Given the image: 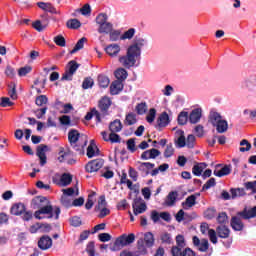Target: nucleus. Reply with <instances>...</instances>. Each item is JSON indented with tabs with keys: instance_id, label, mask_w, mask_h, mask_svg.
Segmentation results:
<instances>
[{
	"instance_id": "nucleus-1",
	"label": "nucleus",
	"mask_w": 256,
	"mask_h": 256,
	"mask_svg": "<svg viewBox=\"0 0 256 256\" xmlns=\"http://www.w3.org/2000/svg\"><path fill=\"white\" fill-rule=\"evenodd\" d=\"M145 46V39L136 38L134 43L127 49V53L124 56L119 57V63L125 69H131L135 67V64L141 59V49Z\"/></svg>"
},
{
	"instance_id": "nucleus-2",
	"label": "nucleus",
	"mask_w": 256,
	"mask_h": 256,
	"mask_svg": "<svg viewBox=\"0 0 256 256\" xmlns=\"http://www.w3.org/2000/svg\"><path fill=\"white\" fill-rule=\"evenodd\" d=\"M68 139L71 147L78 153H83V149L87 147V136H81L77 130H71L68 133Z\"/></svg>"
},
{
	"instance_id": "nucleus-3",
	"label": "nucleus",
	"mask_w": 256,
	"mask_h": 256,
	"mask_svg": "<svg viewBox=\"0 0 256 256\" xmlns=\"http://www.w3.org/2000/svg\"><path fill=\"white\" fill-rule=\"evenodd\" d=\"M59 215H61V209L59 207H56L55 209H53V206L50 205L49 203L42 206L41 208H39V210H37L34 213L35 219H39V220L53 219V217H55V219H59Z\"/></svg>"
},
{
	"instance_id": "nucleus-4",
	"label": "nucleus",
	"mask_w": 256,
	"mask_h": 256,
	"mask_svg": "<svg viewBox=\"0 0 256 256\" xmlns=\"http://www.w3.org/2000/svg\"><path fill=\"white\" fill-rule=\"evenodd\" d=\"M131 243H135V234H123L115 240L111 251H120V249L127 247V245H131Z\"/></svg>"
},
{
	"instance_id": "nucleus-5",
	"label": "nucleus",
	"mask_w": 256,
	"mask_h": 256,
	"mask_svg": "<svg viewBox=\"0 0 256 256\" xmlns=\"http://www.w3.org/2000/svg\"><path fill=\"white\" fill-rule=\"evenodd\" d=\"M138 249L142 253H147V249L145 247H153L155 245V237L153 233L147 232L144 234V239L140 238L137 242Z\"/></svg>"
},
{
	"instance_id": "nucleus-6",
	"label": "nucleus",
	"mask_w": 256,
	"mask_h": 256,
	"mask_svg": "<svg viewBox=\"0 0 256 256\" xmlns=\"http://www.w3.org/2000/svg\"><path fill=\"white\" fill-rule=\"evenodd\" d=\"M79 69V65L75 61H70L68 63V69L62 75L61 81H73V75Z\"/></svg>"
},
{
	"instance_id": "nucleus-7",
	"label": "nucleus",
	"mask_w": 256,
	"mask_h": 256,
	"mask_svg": "<svg viewBox=\"0 0 256 256\" xmlns=\"http://www.w3.org/2000/svg\"><path fill=\"white\" fill-rule=\"evenodd\" d=\"M193 245L198 249V251H201V253H206V251L209 250V240L202 239L200 240L199 237L194 236L192 238Z\"/></svg>"
},
{
	"instance_id": "nucleus-8",
	"label": "nucleus",
	"mask_w": 256,
	"mask_h": 256,
	"mask_svg": "<svg viewBox=\"0 0 256 256\" xmlns=\"http://www.w3.org/2000/svg\"><path fill=\"white\" fill-rule=\"evenodd\" d=\"M134 215H141L147 211V204L143 200L136 199L132 204Z\"/></svg>"
},
{
	"instance_id": "nucleus-9",
	"label": "nucleus",
	"mask_w": 256,
	"mask_h": 256,
	"mask_svg": "<svg viewBox=\"0 0 256 256\" xmlns=\"http://www.w3.org/2000/svg\"><path fill=\"white\" fill-rule=\"evenodd\" d=\"M101 167H103V159L92 160L86 165V171L88 173H95L99 171Z\"/></svg>"
},
{
	"instance_id": "nucleus-10",
	"label": "nucleus",
	"mask_w": 256,
	"mask_h": 256,
	"mask_svg": "<svg viewBox=\"0 0 256 256\" xmlns=\"http://www.w3.org/2000/svg\"><path fill=\"white\" fill-rule=\"evenodd\" d=\"M47 145L41 144L37 147V152L36 155L37 157H39L40 159V165L43 167V165H45L47 163V155L45 153H47Z\"/></svg>"
},
{
	"instance_id": "nucleus-11",
	"label": "nucleus",
	"mask_w": 256,
	"mask_h": 256,
	"mask_svg": "<svg viewBox=\"0 0 256 256\" xmlns=\"http://www.w3.org/2000/svg\"><path fill=\"white\" fill-rule=\"evenodd\" d=\"M38 247L39 249H42V251L51 249V247H53V239H51L49 236H42L38 241Z\"/></svg>"
},
{
	"instance_id": "nucleus-12",
	"label": "nucleus",
	"mask_w": 256,
	"mask_h": 256,
	"mask_svg": "<svg viewBox=\"0 0 256 256\" xmlns=\"http://www.w3.org/2000/svg\"><path fill=\"white\" fill-rule=\"evenodd\" d=\"M161 155V151L158 149L152 148L150 150H146L141 154V159L144 161H148V159H157Z\"/></svg>"
},
{
	"instance_id": "nucleus-13",
	"label": "nucleus",
	"mask_w": 256,
	"mask_h": 256,
	"mask_svg": "<svg viewBox=\"0 0 256 256\" xmlns=\"http://www.w3.org/2000/svg\"><path fill=\"white\" fill-rule=\"evenodd\" d=\"M47 203H49V201L47 200L46 197L36 196L32 199L31 205L33 209H40L44 207V205H47Z\"/></svg>"
},
{
	"instance_id": "nucleus-14",
	"label": "nucleus",
	"mask_w": 256,
	"mask_h": 256,
	"mask_svg": "<svg viewBox=\"0 0 256 256\" xmlns=\"http://www.w3.org/2000/svg\"><path fill=\"white\" fill-rule=\"evenodd\" d=\"M221 164L216 165V168L214 170V175L216 177H225V175H229L231 173V166L225 165L221 169Z\"/></svg>"
},
{
	"instance_id": "nucleus-15",
	"label": "nucleus",
	"mask_w": 256,
	"mask_h": 256,
	"mask_svg": "<svg viewBox=\"0 0 256 256\" xmlns=\"http://www.w3.org/2000/svg\"><path fill=\"white\" fill-rule=\"evenodd\" d=\"M105 51L110 57H117L121 51V46L119 44H110L105 48Z\"/></svg>"
},
{
	"instance_id": "nucleus-16",
	"label": "nucleus",
	"mask_w": 256,
	"mask_h": 256,
	"mask_svg": "<svg viewBox=\"0 0 256 256\" xmlns=\"http://www.w3.org/2000/svg\"><path fill=\"white\" fill-rule=\"evenodd\" d=\"M238 215L242 217V219H253L256 217V206L251 209L245 208L242 212H239Z\"/></svg>"
},
{
	"instance_id": "nucleus-17",
	"label": "nucleus",
	"mask_w": 256,
	"mask_h": 256,
	"mask_svg": "<svg viewBox=\"0 0 256 256\" xmlns=\"http://www.w3.org/2000/svg\"><path fill=\"white\" fill-rule=\"evenodd\" d=\"M27 208L25 207V204L23 203H17V204H14L11 209H10V213L11 215H16V216H19V215H23V213H25V210Z\"/></svg>"
},
{
	"instance_id": "nucleus-18",
	"label": "nucleus",
	"mask_w": 256,
	"mask_h": 256,
	"mask_svg": "<svg viewBox=\"0 0 256 256\" xmlns=\"http://www.w3.org/2000/svg\"><path fill=\"white\" fill-rule=\"evenodd\" d=\"M98 107L102 111V113L107 112L111 107V98L107 96L102 97L99 101Z\"/></svg>"
},
{
	"instance_id": "nucleus-19",
	"label": "nucleus",
	"mask_w": 256,
	"mask_h": 256,
	"mask_svg": "<svg viewBox=\"0 0 256 256\" xmlns=\"http://www.w3.org/2000/svg\"><path fill=\"white\" fill-rule=\"evenodd\" d=\"M216 233L220 239H229V235H231V230L227 228L225 225L218 226L216 228Z\"/></svg>"
},
{
	"instance_id": "nucleus-20",
	"label": "nucleus",
	"mask_w": 256,
	"mask_h": 256,
	"mask_svg": "<svg viewBox=\"0 0 256 256\" xmlns=\"http://www.w3.org/2000/svg\"><path fill=\"white\" fill-rule=\"evenodd\" d=\"M97 155H99V148H97V144H95V140H91L87 148V157L91 159Z\"/></svg>"
},
{
	"instance_id": "nucleus-21",
	"label": "nucleus",
	"mask_w": 256,
	"mask_h": 256,
	"mask_svg": "<svg viewBox=\"0 0 256 256\" xmlns=\"http://www.w3.org/2000/svg\"><path fill=\"white\" fill-rule=\"evenodd\" d=\"M197 203V197L195 195H190L186 198L184 202H182V207L186 211L191 209V207H194Z\"/></svg>"
},
{
	"instance_id": "nucleus-22",
	"label": "nucleus",
	"mask_w": 256,
	"mask_h": 256,
	"mask_svg": "<svg viewBox=\"0 0 256 256\" xmlns=\"http://www.w3.org/2000/svg\"><path fill=\"white\" fill-rule=\"evenodd\" d=\"M177 197H179V193L177 191L169 192L165 200V205H167V207H173L177 201Z\"/></svg>"
},
{
	"instance_id": "nucleus-23",
	"label": "nucleus",
	"mask_w": 256,
	"mask_h": 256,
	"mask_svg": "<svg viewBox=\"0 0 256 256\" xmlns=\"http://www.w3.org/2000/svg\"><path fill=\"white\" fill-rule=\"evenodd\" d=\"M122 129H123V124L119 119H116L109 124L110 133H119Z\"/></svg>"
},
{
	"instance_id": "nucleus-24",
	"label": "nucleus",
	"mask_w": 256,
	"mask_h": 256,
	"mask_svg": "<svg viewBox=\"0 0 256 256\" xmlns=\"http://www.w3.org/2000/svg\"><path fill=\"white\" fill-rule=\"evenodd\" d=\"M95 117L97 123H101V114L96 108H92L85 116L86 121H91Z\"/></svg>"
},
{
	"instance_id": "nucleus-25",
	"label": "nucleus",
	"mask_w": 256,
	"mask_h": 256,
	"mask_svg": "<svg viewBox=\"0 0 256 256\" xmlns=\"http://www.w3.org/2000/svg\"><path fill=\"white\" fill-rule=\"evenodd\" d=\"M231 227L234 231H243V222L241 221V218L237 216L232 217Z\"/></svg>"
},
{
	"instance_id": "nucleus-26",
	"label": "nucleus",
	"mask_w": 256,
	"mask_h": 256,
	"mask_svg": "<svg viewBox=\"0 0 256 256\" xmlns=\"http://www.w3.org/2000/svg\"><path fill=\"white\" fill-rule=\"evenodd\" d=\"M158 127H167L169 125V114L163 112L157 119Z\"/></svg>"
},
{
	"instance_id": "nucleus-27",
	"label": "nucleus",
	"mask_w": 256,
	"mask_h": 256,
	"mask_svg": "<svg viewBox=\"0 0 256 256\" xmlns=\"http://www.w3.org/2000/svg\"><path fill=\"white\" fill-rule=\"evenodd\" d=\"M222 120H223V117L221 116L220 113L215 112V111L210 112L209 121L213 125V127H215V125L220 123V121H222Z\"/></svg>"
},
{
	"instance_id": "nucleus-28",
	"label": "nucleus",
	"mask_w": 256,
	"mask_h": 256,
	"mask_svg": "<svg viewBox=\"0 0 256 256\" xmlns=\"http://www.w3.org/2000/svg\"><path fill=\"white\" fill-rule=\"evenodd\" d=\"M201 120V109L197 108L194 109L189 116V121L190 123H199V121Z\"/></svg>"
},
{
	"instance_id": "nucleus-29",
	"label": "nucleus",
	"mask_w": 256,
	"mask_h": 256,
	"mask_svg": "<svg viewBox=\"0 0 256 256\" xmlns=\"http://www.w3.org/2000/svg\"><path fill=\"white\" fill-rule=\"evenodd\" d=\"M207 169V164L206 163H198L193 166L192 168V173L193 175H196V177H200V175Z\"/></svg>"
},
{
	"instance_id": "nucleus-30",
	"label": "nucleus",
	"mask_w": 256,
	"mask_h": 256,
	"mask_svg": "<svg viewBox=\"0 0 256 256\" xmlns=\"http://www.w3.org/2000/svg\"><path fill=\"white\" fill-rule=\"evenodd\" d=\"M71 181H73V176L69 173H64L60 177V185L62 187H67V185H71Z\"/></svg>"
},
{
	"instance_id": "nucleus-31",
	"label": "nucleus",
	"mask_w": 256,
	"mask_h": 256,
	"mask_svg": "<svg viewBox=\"0 0 256 256\" xmlns=\"http://www.w3.org/2000/svg\"><path fill=\"white\" fill-rule=\"evenodd\" d=\"M37 6L39 9H42V11H48V13H55L57 11L51 3L38 2Z\"/></svg>"
},
{
	"instance_id": "nucleus-32",
	"label": "nucleus",
	"mask_w": 256,
	"mask_h": 256,
	"mask_svg": "<svg viewBox=\"0 0 256 256\" xmlns=\"http://www.w3.org/2000/svg\"><path fill=\"white\" fill-rule=\"evenodd\" d=\"M123 90V84L121 82H114L110 86L111 95H119V92Z\"/></svg>"
},
{
	"instance_id": "nucleus-33",
	"label": "nucleus",
	"mask_w": 256,
	"mask_h": 256,
	"mask_svg": "<svg viewBox=\"0 0 256 256\" xmlns=\"http://www.w3.org/2000/svg\"><path fill=\"white\" fill-rule=\"evenodd\" d=\"M214 127H216V131L219 133H225L229 129V124L226 120L222 119Z\"/></svg>"
},
{
	"instance_id": "nucleus-34",
	"label": "nucleus",
	"mask_w": 256,
	"mask_h": 256,
	"mask_svg": "<svg viewBox=\"0 0 256 256\" xmlns=\"http://www.w3.org/2000/svg\"><path fill=\"white\" fill-rule=\"evenodd\" d=\"M114 75L118 81H125L127 79V70L125 68H118L115 72Z\"/></svg>"
},
{
	"instance_id": "nucleus-35",
	"label": "nucleus",
	"mask_w": 256,
	"mask_h": 256,
	"mask_svg": "<svg viewBox=\"0 0 256 256\" xmlns=\"http://www.w3.org/2000/svg\"><path fill=\"white\" fill-rule=\"evenodd\" d=\"M85 43H87V38L82 37L80 40H78L75 47L71 50L70 53L73 55V53H77V51H81V49H83V47L85 46Z\"/></svg>"
},
{
	"instance_id": "nucleus-36",
	"label": "nucleus",
	"mask_w": 256,
	"mask_h": 256,
	"mask_svg": "<svg viewBox=\"0 0 256 256\" xmlns=\"http://www.w3.org/2000/svg\"><path fill=\"white\" fill-rule=\"evenodd\" d=\"M113 31V24L106 22L99 26L98 33H110Z\"/></svg>"
},
{
	"instance_id": "nucleus-37",
	"label": "nucleus",
	"mask_w": 256,
	"mask_h": 256,
	"mask_svg": "<svg viewBox=\"0 0 256 256\" xmlns=\"http://www.w3.org/2000/svg\"><path fill=\"white\" fill-rule=\"evenodd\" d=\"M109 83H110L109 77H107L103 74L98 76L99 87H103L105 89V88L109 87Z\"/></svg>"
},
{
	"instance_id": "nucleus-38",
	"label": "nucleus",
	"mask_w": 256,
	"mask_h": 256,
	"mask_svg": "<svg viewBox=\"0 0 256 256\" xmlns=\"http://www.w3.org/2000/svg\"><path fill=\"white\" fill-rule=\"evenodd\" d=\"M135 123H137V115L133 113H129L128 115H126L124 125L131 126V125H135Z\"/></svg>"
},
{
	"instance_id": "nucleus-39",
	"label": "nucleus",
	"mask_w": 256,
	"mask_h": 256,
	"mask_svg": "<svg viewBox=\"0 0 256 256\" xmlns=\"http://www.w3.org/2000/svg\"><path fill=\"white\" fill-rule=\"evenodd\" d=\"M230 191H231L232 199H235L237 197H243L244 195H246L244 188H236V189L232 188Z\"/></svg>"
},
{
	"instance_id": "nucleus-40",
	"label": "nucleus",
	"mask_w": 256,
	"mask_h": 256,
	"mask_svg": "<svg viewBox=\"0 0 256 256\" xmlns=\"http://www.w3.org/2000/svg\"><path fill=\"white\" fill-rule=\"evenodd\" d=\"M68 29H79L81 27V22L77 19H70L66 23Z\"/></svg>"
},
{
	"instance_id": "nucleus-41",
	"label": "nucleus",
	"mask_w": 256,
	"mask_h": 256,
	"mask_svg": "<svg viewBox=\"0 0 256 256\" xmlns=\"http://www.w3.org/2000/svg\"><path fill=\"white\" fill-rule=\"evenodd\" d=\"M240 146H241L239 148L240 153H245V151H250L251 150V143H249V141L246 140V139H243L240 142Z\"/></svg>"
},
{
	"instance_id": "nucleus-42",
	"label": "nucleus",
	"mask_w": 256,
	"mask_h": 256,
	"mask_svg": "<svg viewBox=\"0 0 256 256\" xmlns=\"http://www.w3.org/2000/svg\"><path fill=\"white\" fill-rule=\"evenodd\" d=\"M177 134L180 135L176 142L178 147H185V145H187V143L185 141L184 132L182 130H179V131H177Z\"/></svg>"
},
{
	"instance_id": "nucleus-43",
	"label": "nucleus",
	"mask_w": 256,
	"mask_h": 256,
	"mask_svg": "<svg viewBox=\"0 0 256 256\" xmlns=\"http://www.w3.org/2000/svg\"><path fill=\"white\" fill-rule=\"evenodd\" d=\"M72 202L73 200L71 199V196H67V195H62L61 197V204L63 205V207H72Z\"/></svg>"
},
{
	"instance_id": "nucleus-44",
	"label": "nucleus",
	"mask_w": 256,
	"mask_h": 256,
	"mask_svg": "<svg viewBox=\"0 0 256 256\" xmlns=\"http://www.w3.org/2000/svg\"><path fill=\"white\" fill-rule=\"evenodd\" d=\"M188 119H189V113L181 112L178 115V123H179V125H186Z\"/></svg>"
},
{
	"instance_id": "nucleus-45",
	"label": "nucleus",
	"mask_w": 256,
	"mask_h": 256,
	"mask_svg": "<svg viewBox=\"0 0 256 256\" xmlns=\"http://www.w3.org/2000/svg\"><path fill=\"white\" fill-rule=\"evenodd\" d=\"M174 153H175V149L173 148V144L166 145V149L164 151V157H166V159H169V157H173Z\"/></svg>"
},
{
	"instance_id": "nucleus-46",
	"label": "nucleus",
	"mask_w": 256,
	"mask_h": 256,
	"mask_svg": "<svg viewBox=\"0 0 256 256\" xmlns=\"http://www.w3.org/2000/svg\"><path fill=\"white\" fill-rule=\"evenodd\" d=\"M58 155V161L63 163V161H67V158L71 155V152H65V150L61 148Z\"/></svg>"
},
{
	"instance_id": "nucleus-47",
	"label": "nucleus",
	"mask_w": 256,
	"mask_h": 256,
	"mask_svg": "<svg viewBox=\"0 0 256 256\" xmlns=\"http://www.w3.org/2000/svg\"><path fill=\"white\" fill-rule=\"evenodd\" d=\"M160 239L162 243H166L167 245H171L173 239L171 238V234L164 232L161 234Z\"/></svg>"
},
{
	"instance_id": "nucleus-48",
	"label": "nucleus",
	"mask_w": 256,
	"mask_h": 256,
	"mask_svg": "<svg viewBox=\"0 0 256 256\" xmlns=\"http://www.w3.org/2000/svg\"><path fill=\"white\" fill-rule=\"evenodd\" d=\"M105 207H107V200H105V196H100L95 209L96 211H100V209H104Z\"/></svg>"
},
{
	"instance_id": "nucleus-49",
	"label": "nucleus",
	"mask_w": 256,
	"mask_h": 256,
	"mask_svg": "<svg viewBox=\"0 0 256 256\" xmlns=\"http://www.w3.org/2000/svg\"><path fill=\"white\" fill-rule=\"evenodd\" d=\"M93 85H95L93 78H91V77L85 78L82 83V88L83 89H91V87H93Z\"/></svg>"
},
{
	"instance_id": "nucleus-50",
	"label": "nucleus",
	"mask_w": 256,
	"mask_h": 256,
	"mask_svg": "<svg viewBox=\"0 0 256 256\" xmlns=\"http://www.w3.org/2000/svg\"><path fill=\"white\" fill-rule=\"evenodd\" d=\"M155 115H157V110H155V108L150 109L146 116V121L148 123H153L155 121Z\"/></svg>"
},
{
	"instance_id": "nucleus-51",
	"label": "nucleus",
	"mask_w": 256,
	"mask_h": 256,
	"mask_svg": "<svg viewBox=\"0 0 256 256\" xmlns=\"http://www.w3.org/2000/svg\"><path fill=\"white\" fill-rule=\"evenodd\" d=\"M136 111L138 115H145L147 113V104L146 103H140L136 106Z\"/></svg>"
},
{
	"instance_id": "nucleus-52",
	"label": "nucleus",
	"mask_w": 256,
	"mask_h": 256,
	"mask_svg": "<svg viewBox=\"0 0 256 256\" xmlns=\"http://www.w3.org/2000/svg\"><path fill=\"white\" fill-rule=\"evenodd\" d=\"M128 151L131 153H135L137 151V147L135 146V139L131 138L126 142Z\"/></svg>"
},
{
	"instance_id": "nucleus-53",
	"label": "nucleus",
	"mask_w": 256,
	"mask_h": 256,
	"mask_svg": "<svg viewBox=\"0 0 256 256\" xmlns=\"http://www.w3.org/2000/svg\"><path fill=\"white\" fill-rule=\"evenodd\" d=\"M109 141L111 143H121V136H119L117 132H111L109 134Z\"/></svg>"
},
{
	"instance_id": "nucleus-54",
	"label": "nucleus",
	"mask_w": 256,
	"mask_h": 256,
	"mask_svg": "<svg viewBox=\"0 0 256 256\" xmlns=\"http://www.w3.org/2000/svg\"><path fill=\"white\" fill-rule=\"evenodd\" d=\"M208 236L211 243H213V245H217V232L213 229H210L208 230Z\"/></svg>"
},
{
	"instance_id": "nucleus-55",
	"label": "nucleus",
	"mask_w": 256,
	"mask_h": 256,
	"mask_svg": "<svg viewBox=\"0 0 256 256\" xmlns=\"http://www.w3.org/2000/svg\"><path fill=\"white\" fill-rule=\"evenodd\" d=\"M244 187L245 189H247V191H252V193H256V180L244 183Z\"/></svg>"
},
{
	"instance_id": "nucleus-56",
	"label": "nucleus",
	"mask_w": 256,
	"mask_h": 256,
	"mask_svg": "<svg viewBox=\"0 0 256 256\" xmlns=\"http://www.w3.org/2000/svg\"><path fill=\"white\" fill-rule=\"evenodd\" d=\"M86 253L89 256H95V242H89L86 247Z\"/></svg>"
},
{
	"instance_id": "nucleus-57",
	"label": "nucleus",
	"mask_w": 256,
	"mask_h": 256,
	"mask_svg": "<svg viewBox=\"0 0 256 256\" xmlns=\"http://www.w3.org/2000/svg\"><path fill=\"white\" fill-rule=\"evenodd\" d=\"M186 146L189 149H193V147H195V136L193 134L188 135L186 140Z\"/></svg>"
},
{
	"instance_id": "nucleus-58",
	"label": "nucleus",
	"mask_w": 256,
	"mask_h": 256,
	"mask_svg": "<svg viewBox=\"0 0 256 256\" xmlns=\"http://www.w3.org/2000/svg\"><path fill=\"white\" fill-rule=\"evenodd\" d=\"M135 35V30L133 28H130L128 31H126L120 39L125 40V39H133V36Z\"/></svg>"
},
{
	"instance_id": "nucleus-59",
	"label": "nucleus",
	"mask_w": 256,
	"mask_h": 256,
	"mask_svg": "<svg viewBox=\"0 0 256 256\" xmlns=\"http://www.w3.org/2000/svg\"><path fill=\"white\" fill-rule=\"evenodd\" d=\"M54 43H56L58 47H65V37H63L62 35L54 37Z\"/></svg>"
},
{
	"instance_id": "nucleus-60",
	"label": "nucleus",
	"mask_w": 256,
	"mask_h": 256,
	"mask_svg": "<svg viewBox=\"0 0 256 256\" xmlns=\"http://www.w3.org/2000/svg\"><path fill=\"white\" fill-rule=\"evenodd\" d=\"M47 96L45 95H40L36 98V105H38L39 107L43 106V105H47Z\"/></svg>"
},
{
	"instance_id": "nucleus-61",
	"label": "nucleus",
	"mask_w": 256,
	"mask_h": 256,
	"mask_svg": "<svg viewBox=\"0 0 256 256\" xmlns=\"http://www.w3.org/2000/svg\"><path fill=\"white\" fill-rule=\"evenodd\" d=\"M96 23L101 26L104 25L105 23H107V14H99L96 17Z\"/></svg>"
},
{
	"instance_id": "nucleus-62",
	"label": "nucleus",
	"mask_w": 256,
	"mask_h": 256,
	"mask_svg": "<svg viewBox=\"0 0 256 256\" xmlns=\"http://www.w3.org/2000/svg\"><path fill=\"white\" fill-rule=\"evenodd\" d=\"M216 215V211L215 208H208L205 212H204V217L206 219H213V217H215Z\"/></svg>"
},
{
	"instance_id": "nucleus-63",
	"label": "nucleus",
	"mask_w": 256,
	"mask_h": 256,
	"mask_svg": "<svg viewBox=\"0 0 256 256\" xmlns=\"http://www.w3.org/2000/svg\"><path fill=\"white\" fill-rule=\"evenodd\" d=\"M228 219H229V217L227 216V213H225V212H221V213L218 215V217H217V221H218V223H220V224H225V223H227Z\"/></svg>"
},
{
	"instance_id": "nucleus-64",
	"label": "nucleus",
	"mask_w": 256,
	"mask_h": 256,
	"mask_svg": "<svg viewBox=\"0 0 256 256\" xmlns=\"http://www.w3.org/2000/svg\"><path fill=\"white\" fill-rule=\"evenodd\" d=\"M172 256H183V248L174 246L171 249Z\"/></svg>"
}]
</instances>
